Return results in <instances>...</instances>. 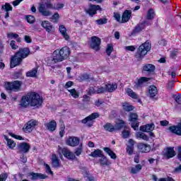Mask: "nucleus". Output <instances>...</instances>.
<instances>
[{
    "label": "nucleus",
    "instance_id": "f257e3e1",
    "mask_svg": "<svg viewBox=\"0 0 181 181\" xmlns=\"http://www.w3.org/2000/svg\"><path fill=\"white\" fill-rule=\"evenodd\" d=\"M29 54H30V50H29V48L25 47L20 49L11 58V68L13 69V67L19 66L21 63H22V60H23V59H26Z\"/></svg>",
    "mask_w": 181,
    "mask_h": 181
},
{
    "label": "nucleus",
    "instance_id": "f03ea898",
    "mask_svg": "<svg viewBox=\"0 0 181 181\" xmlns=\"http://www.w3.org/2000/svg\"><path fill=\"white\" fill-rule=\"evenodd\" d=\"M70 48L68 47H64L61 49H57L53 53L52 62L54 63H59L66 60L70 56Z\"/></svg>",
    "mask_w": 181,
    "mask_h": 181
},
{
    "label": "nucleus",
    "instance_id": "7ed1b4c3",
    "mask_svg": "<svg viewBox=\"0 0 181 181\" xmlns=\"http://www.w3.org/2000/svg\"><path fill=\"white\" fill-rule=\"evenodd\" d=\"M151 45L149 42L146 41L143 43L138 49L135 57L137 60H142L144 57L146 56L147 53L151 50Z\"/></svg>",
    "mask_w": 181,
    "mask_h": 181
},
{
    "label": "nucleus",
    "instance_id": "20e7f679",
    "mask_svg": "<svg viewBox=\"0 0 181 181\" xmlns=\"http://www.w3.org/2000/svg\"><path fill=\"white\" fill-rule=\"evenodd\" d=\"M28 95L30 97L31 107H36V108L42 107V104H43V99H42L40 94L33 92L28 94Z\"/></svg>",
    "mask_w": 181,
    "mask_h": 181
},
{
    "label": "nucleus",
    "instance_id": "39448f33",
    "mask_svg": "<svg viewBox=\"0 0 181 181\" xmlns=\"http://www.w3.org/2000/svg\"><path fill=\"white\" fill-rule=\"evenodd\" d=\"M22 82L20 81H14L12 82H5L4 88L7 91H14L15 93L21 90Z\"/></svg>",
    "mask_w": 181,
    "mask_h": 181
},
{
    "label": "nucleus",
    "instance_id": "423d86ee",
    "mask_svg": "<svg viewBox=\"0 0 181 181\" xmlns=\"http://www.w3.org/2000/svg\"><path fill=\"white\" fill-rule=\"evenodd\" d=\"M58 153L59 154L60 159L63 160V155L67 159H69L71 160H73L76 159V156L74 155V153L70 151V150L66 148H62L60 146L58 147Z\"/></svg>",
    "mask_w": 181,
    "mask_h": 181
},
{
    "label": "nucleus",
    "instance_id": "0eeeda50",
    "mask_svg": "<svg viewBox=\"0 0 181 181\" xmlns=\"http://www.w3.org/2000/svg\"><path fill=\"white\" fill-rule=\"evenodd\" d=\"M47 9H54V6L51 3H46L45 5L44 4H42L40 5L38 8V11L42 16H50L52 15V13L47 10Z\"/></svg>",
    "mask_w": 181,
    "mask_h": 181
},
{
    "label": "nucleus",
    "instance_id": "6e6552de",
    "mask_svg": "<svg viewBox=\"0 0 181 181\" xmlns=\"http://www.w3.org/2000/svg\"><path fill=\"white\" fill-rule=\"evenodd\" d=\"M98 117H100V115L98 112H94L82 119L81 122L82 124H86V127H93V119H95Z\"/></svg>",
    "mask_w": 181,
    "mask_h": 181
},
{
    "label": "nucleus",
    "instance_id": "1a4fd4ad",
    "mask_svg": "<svg viewBox=\"0 0 181 181\" xmlns=\"http://www.w3.org/2000/svg\"><path fill=\"white\" fill-rule=\"evenodd\" d=\"M36 125H37V122L35 119H31L23 126V130L26 133L32 132Z\"/></svg>",
    "mask_w": 181,
    "mask_h": 181
},
{
    "label": "nucleus",
    "instance_id": "9d476101",
    "mask_svg": "<svg viewBox=\"0 0 181 181\" xmlns=\"http://www.w3.org/2000/svg\"><path fill=\"white\" fill-rule=\"evenodd\" d=\"M129 121L132 122V128L134 129V131H136L138 129L139 123H138V115L136 113H129Z\"/></svg>",
    "mask_w": 181,
    "mask_h": 181
},
{
    "label": "nucleus",
    "instance_id": "9b49d317",
    "mask_svg": "<svg viewBox=\"0 0 181 181\" xmlns=\"http://www.w3.org/2000/svg\"><path fill=\"white\" fill-rule=\"evenodd\" d=\"M101 8L99 5L90 4L88 8H85L86 13H88L89 16H94L97 13L98 11H100Z\"/></svg>",
    "mask_w": 181,
    "mask_h": 181
},
{
    "label": "nucleus",
    "instance_id": "f8f14e48",
    "mask_svg": "<svg viewBox=\"0 0 181 181\" xmlns=\"http://www.w3.org/2000/svg\"><path fill=\"white\" fill-rule=\"evenodd\" d=\"M90 47L93 50L98 51L100 50V45H101V39L98 37L93 36L90 39Z\"/></svg>",
    "mask_w": 181,
    "mask_h": 181
},
{
    "label": "nucleus",
    "instance_id": "ddd939ff",
    "mask_svg": "<svg viewBox=\"0 0 181 181\" xmlns=\"http://www.w3.org/2000/svg\"><path fill=\"white\" fill-rule=\"evenodd\" d=\"M19 153H28L29 149H30V145L28 143H21L17 146Z\"/></svg>",
    "mask_w": 181,
    "mask_h": 181
},
{
    "label": "nucleus",
    "instance_id": "4468645a",
    "mask_svg": "<svg viewBox=\"0 0 181 181\" xmlns=\"http://www.w3.org/2000/svg\"><path fill=\"white\" fill-rule=\"evenodd\" d=\"M66 145H69V146H78L80 139L76 136H70L66 140Z\"/></svg>",
    "mask_w": 181,
    "mask_h": 181
},
{
    "label": "nucleus",
    "instance_id": "2eb2a0df",
    "mask_svg": "<svg viewBox=\"0 0 181 181\" xmlns=\"http://www.w3.org/2000/svg\"><path fill=\"white\" fill-rule=\"evenodd\" d=\"M29 105H30V99L29 97V94H28L25 96L22 97L21 100L19 103V106L21 108H27V107H29Z\"/></svg>",
    "mask_w": 181,
    "mask_h": 181
},
{
    "label": "nucleus",
    "instance_id": "dca6fc26",
    "mask_svg": "<svg viewBox=\"0 0 181 181\" xmlns=\"http://www.w3.org/2000/svg\"><path fill=\"white\" fill-rule=\"evenodd\" d=\"M135 145V141L134 139H130L128 141V144H127V148H126V152L129 155V156L134 155V146Z\"/></svg>",
    "mask_w": 181,
    "mask_h": 181
},
{
    "label": "nucleus",
    "instance_id": "f3484780",
    "mask_svg": "<svg viewBox=\"0 0 181 181\" xmlns=\"http://www.w3.org/2000/svg\"><path fill=\"white\" fill-rule=\"evenodd\" d=\"M41 25L42 28L45 29L46 32H47L48 33H52L54 32V27H53V25H52V23H50V22L47 21H45L42 23Z\"/></svg>",
    "mask_w": 181,
    "mask_h": 181
},
{
    "label": "nucleus",
    "instance_id": "a211bd4d",
    "mask_svg": "<svg viewBox=\"0 0 181 181\" xmlns=\"http://www.w3.org/2000/svg\"><path fill=\"white\" fill-rule=\"evenodd\" d=\"M137 148L139 151L142 153H147V152H149V151H151V146L143 143H139L137 145Z\"/></svg>",
    "mask_w": 181,
    "mask_h": 181
},
{
    "label": "nucleus",
    "instance_id": "6ab92c4d",
    "mask_svg": "<svg viewBox=\"0 0 181 181\" xmlns=\"http://www.w3.org/2000/svg\"><path fill=\"white\" fill-rule=\"evenodd\" d=\"M29 176L30 177L31 180H37V179H46L47 177V175L45 174L35 173H30Z\"/></svg>",
    "mask_w": 181,
    "mask_h": 181
},
{
    "label": "nucleus",
    "instance_id": "aec40b11",
    "mask_svg": "<svg viewBox=\"0 0 181 181\" xmlns=\"http://www.w3.org/2000/svg\"><path fill=\"white\" fill-rule=\"evenodd\" d=\"M153 129H155V124H148L140 127V131H142V132H152Z\"/></svg>",
    "mask_w": 181,
    "mask_h": 181
},
{
    "label": "nucleus",
    "instance_id": "412c9836",
    "mask_svg": "<svg viewBox=\"0 0 181 181\" xmlns=\"http://www.w3.org/2000/svg\"><path fill=\"white\" fill-rule=\"evenodd\" d=\"M45 127H46V128H47V129H48V131H51V132H53V131L56 130L57 124L56 123V121L52 120L51 122H49L48 123H45Z\"/></svg>",
    "mask_w": 181,
    "mask_h": 181
},
{
    "label": "nucleus",
    "instance_id": "4be33fe9",
    "mask_svg": "<svg viewBox=\"0 0 181 181\" xmlns=\"http://www.w3.org/2000/svg\"><path fill=\"white\" fill-rule=\"evenodd\" d=\"M155 65L152 64H145L143 66L142 70L146 73H153V71H155Z\"/></svg>",
    "mask_w": 181,
    "mask_h": 181
},
{
    "label": "nucleus",
    "instance_id": "5701e85b",
    "mask_svg": "<svg viewBox=\"0 0 181 181\" xmlns=\"http://www.w3.org/2000/svg\"><path fill=\"white\" fill-rule=\"evenodd\" d=\"M176 153H175V149L173 148H168L164 150V156L168 158V159H170V158H173Z\"/></svg>",
    "mask_w": 181,
    "mask_h": 181
},
{
    "label": "nucleus",
    "instance_id": "b1692460",
    "mask_svg": "<svg viewBox=\"0 0 181 181\" xmlns=\"http://www.w3.org/2000/svg\"><path fill=\"white\" fill-rule=\"evenodd\" d=\"M148 94L151 98H155L158 95V88L155 86H151L148 87Z\"/></svg>",
    "mask_w": 181,
    "mask_h": 181
},
{
    "label": "nucleus",
    "instance_id": "393cba45",
    "mask_svg": "<svg viewBox=\"0 0 181 181\" xmlns=\"http://www.w3.org/2000/svg\"><path fill=\"white\" fill-rule=\"evenodd\" d=\"M149 80H151V78L141 77L140 78H139L137 80L136 82H135L134 86L136 87V88H138V87H141V86H142V84H145V83H148V81H149Z\"/></svg>",
    "mask_w": 181,
    "mask_h": 181
},
{
    "label": "nucleus",
    "instance_id": "a878e982",
    "mask_svg": "<svg viewBox=\"0 0 181 181\" xmlns=\"http://www.w3.org/2000/svg\"><path fill=\"white\" fill-rule=\"evenodd\" d=\"M59 30L62 35L63 37L65 39V40H69L70 39V36L67 34V30L66 29V27L63 25H59Z\"/></svg>",
    "mask_w": 181,
    "mask_h": 181
},
{
    "label": "nucleus",
    "instance_id": "bb28decb",
    "mask_svg": "<svg viewBox=\"0 0 181 181\" xmlns=\"http://www.w3.org/2000/svg\"><path fill=\"white\" fill-rule=\"evenodd\" d=\"M106 87V92L112 93L118 88V85L117 83H108L105 85Z\"/></svg>",
    "mask_w": 181,
    "mask_h": 181
},
{
    "label": "nucleus",
    "instance_id": "cd10ccee",
    "mask_svg": "<svg viewBox=\"0 0 181 181\" xmlns=\"http://www.w3.org/2000/svg\"><path fill=\"white\" fill-rule=\"evenodd\" d=\"M131 18V11L126 10L122 16V23H125L129 21Z\"/></svg>",
    "mask_w": 181,
    "mask_h": 181
},
{
    "label": "nucleus",
    "instance_id": "c85d7f7f",
    "mask_svg": "<svg viewBox=\"0 0 181 181\" xmlns=\"http://www.w3.org/2000/svg\"><path fill=\"white\" fill-rule=\"evenodd\" d=\"M99 162L100 163V166H110V165H111V162L107 159V157H105L104 154L99 159Z\"/></svg>",
    "mask_w": 181,
    "mask_h": 181
},
{
    "label": "nucleus",
    "instance_id": "c756f323",
    "mask_svg": "<svg viewBox=\"0 0 181 181\" xmlns=\"http://www.w3.org/2000/svg\"><path fill=\"white\" fill-rule=\"evenodd\" d=\"M142 170V165L141 164H137L134 167L131 168L130 173L132 175H136V173H139Z\"/></svg>",
    "mask_w": 181,
    "mask_h": 181
},
{
    "label": "nucleus",
    "instance_id": "7c9ffc66",
    "mask_svg": "<svg viewBox=\"0 0 181 181\" xmlns=\"http://www.w3.org/2000/svg\"><path fill=\"white\" fill-rule=\"evenodd\" d=\"M52 168H59V166H60V160H59L56 154L52 155Z\"/></svg>",
    "mask_w": 181,
    "mask_h": 181
},
{
    "label": "nucleus",
    "instance_id": "2f4dec72",
    "mask_svg": "<svg viewBox=\"0 0 181 181\" xmlns=\"http://www.w3.org/2000/svg\"><path fill=\"white\" fill-rule=\"evenodd\" d=\"M104 153H103V151L100 149H96L93 152H92L89 156H91L92 158H101Z\"/></svg>",
    "mask_w": 181,
    "mask_h": 181
},
{
    "label": "nucleus",
    "instance_id": "473e14b6",
    "mask_svg": "<svg viewBox=\"0 0 181 181\" xmlns=\"http://www.w3.org/2000/svg\"><path fill=\"white\" fill-rule=\"evenodd\" d=\"M4 139L7 141V146H8L10 149H13L16 146V143H15L13 140L9 139L7 136L4 135Z\"/></svg>",
    "mask_w": 181,
    "mask_h": 181
},
{
    "label": "nucleus",
    "instance_id": "72a5a7b5",
    "mask_svg": "<svg viewBox=\"0 0 181 181\" xmlns=\"http://www.w3.org/2000/svg\"><path fill=\"white\" fill-rule=\"evenodd\" d=\"M103 150L105 152H106V153H107V155H109V156H110L112 159H117V155L113 152L112 150L110 149V148L105 147Z\"/></svg>",
    "mask_w": 181,
    "mask_h": 181
},
{
    "label": "nucleus",
    "instance_id": "f704fd0d",
    "mask_svg": "<svg viewBox=\"0 0 181 181\" xmlns=\"http://www.w3.org/2000/svg\"><path fill=\"white\" fill-rule=\"evenodd\" d=\"M122 108L124 111H132L134 110V106L129 103L124 102L122 103Z\"/></svg>",
    "mask_w": 181,
    "mask_h": 181
},
{
    "label": "nucleus",
    "instance_id": "c9c22d12",
    "mask_svg": "<svg viewBox=\"0 0 181 181\" xmlns=\"http://www.w3.org/2000/svg\"><path fill=\"white\" fill-rule=\"evenodd\" d=\"M145 29V25L144 24L137 25L134 30L132 32V35H136V33H139V32H142Z\"/></svg>",
    "mask_w": 181,
    "mask_h": 181
},
{
    "label": "nucleus",
    "instance_id": "e433bc0d",
    "mask_svg": "<svg viewBox=\"0 0 181 181\" xmlns=\"http://www.w3.org/2000/svg\"><path fill=\"white\" fill-rule=\"evenodd\" d=\"M103 128L108 132H114V131H115V127L111 123H107L103 125Z\"/></svg>",
    "mask_w": 181,
    "mask_h": 181
},
{
    "label": "nucleus",
    "instance_id": "4c0bfd02",
    "mask_svg": "<svg viewBox=\"0 0 181 181\" xmlns=\"http://www.w3.org/2000/svg\"><path fill=\"white\" fill-rule=\"evenodd\" d=\"M136 138H139L140 139H144V141H149V137L145 133L139 132L136 134Z\"/></svg>",
    "mask_w": 181,
    "mask_h": 181
},
{
    "label": "nucleus",
    "instance_id": "58836bf2",
    "mask_svg": "<svg viewBox=\"0 0 181 181\" xmlns=\"http://www.w3.org/2000/svg\"><path fill=\"white\" fill-rule=\"evenodd\" d=\"M37 76V68H35L26 73L27 77H36Z\"/></svg>",
    "mask_w": 181,
    "mask_h": 181
},
{
    "label": "nucleus",
    "instance_id": "ea45409f",
    "mask_svg": "<svg viewBox=\"0 0 181 181\" xmlns=\"http://www.w3.org/2000/svg\"><path fill=\"white\" fill-rule=\"evenodd\" d=\"M153 18H155V11H153L152 8H150L147 12L146 19L151 21L153 19Z\"/></svg>",
    "mask_w": 181,
    "mask_h": 181
},
{
    "label": "nucleus",
    "instance_id": "a19ab883",
    "mask_svg": "<svg viewBox=\"0 0 181 181\" xmlns=\"http://www.w3.org/2000/svg\"><path fill=\"white\" fill-rule=\"evenodd\" d=\"M68 91L70 93L71 95L74 98H78V97H80V94H79L78 92H77V90H76V89H74V88L68 90Z\"/></svg>",
    "mask_w": 181,
    "mask_h": 181
},
{
    "label": "nucleus",
    "instance_id": "79ce46f5",
    "mask_svg": "<svg viewBox=\"0 0 181 181\" xmlns=\"http://www.w3.org/2000/svg\"><path fill=\"white\" fill-rule=\"evenodd\" d=\"M127 93L129 97H132V98H134L135 100L138 98V95H136V93H135V92H134L131 88H128L127 90Z\"/></svg>",
    "mask_w": 181,
    "mask_h": 181
},
{
    "label": "nucleus",
    "instance_id": "37998d69",
    "mask_svg": "<svg viewBox=\"0 0 181 181\" xmlns=\"http://www.w3.org/2000/svg\"><path fill=\"white\" fill-rule=\"evenodd\" d=\"M83 153V144H81L78 148H77L76 150H75V155L76 156H80L81 155V153Z\"/></svg>",
    "mask_w": 181,
    "mask_h": 181
},
{
    "label": "nucleus",
    "instance_id": "c03bdc74",
    "mask_svg": "<svg viewBox=\"0 0 181 181\" xmlns=\"http://www.w3.org/2000/svg\"><path fill=\"white\" fill-rule=\"evenodd\" d=\"M103 93H107V88L105 85L104 86H100L96 90V94H103Z\"/></svg>",
    "mask_w": 181,
    "mask_h": 181
},
{
    "label": "nucleus",
    "instance_id": "a18cd8bd",
    "mask_svg": "<svg viewBox=\"0 0 181 181\" xmlns=\"http://www.w3.org/2000/svg\"><path fill=\"white\" fill-rule=\"evenodd\" d=\"M2 9L6 11V12H9V11H12V6H11L9 3H6L5 5L2 6Z\"/></svg>",
    "mask_w": 181,
    "mask_h": 181
},
{
    "label": "nucleus",
    "instance_id": "49530a36",
    "mask_svg": "<svg viewBox=\"0 0 181 181\" xmlns=\"http://www.w3.org/2000/svg\"><path fill=\"white\" fill-rule=\"evenodd\" d=\"M95 22L97 23L98 25H105V23L108 22V19L100 18V19L96 20Z\"/></svg>",
    "mask_w": 181,
    "mask_h": 181
},
{
    "label": "nucleus",
    "instance_id": "de8ad7c7",
    "mask_svg": "<svg viewBox=\"0 0 181 181\" xmlns=\"http://www.w3.org/2000/svg\"><path fill=\"white\" fill-rule=\"evenodd\" d=\"M7 37H8V39H18V37H19V35L13 33H10L7 34Z\"/></svg>",
    "mask_w": 181,
    "mask_h": 181
},
{
    "label": "nucleus",
    "instance_id": "09e8293b",
    "mask_svg": "<svg viewBox=\"0 0 181 181\" xmlns=\"http://www.w3.org/2000/svg\"><path fill=\"white\" fill-rule=\"evenodd\" d=\"M122 128H125V122L120 120L119 123L117 124V129H122Z\"/></svg>",
    "mask_w": 181,
    "mask_h": 181
},
{
    "label": "nucleus",
    "instance_id": "8fccbe9b",
    "mask_svg": "<svg viewBox=\"0 0 181 181\" xmlns=\"http://www.w3.org/2000/svg\"><path fill=\"white\" fill-rule=\"evenodd\" d=\"M8 135H10V136H12V138H15L16 139H18V141H23V136L16 135L13 133L9 132Z\"/></svg>",
    "mask_w": 181,
    "mask_h": 181
},
{
    "label": "nucleus",
    "instance_id": "3c124183",
    "mask_svg": "<svg viewBox=\"0 0 181 181\" xmlns=\"http://www.w3.org/2000/svg\"><path fill=\"white\" fill-rule=\"evenodd\" d=\"M62 8H64V4L58 3L54 6V9H56L57 11L62 9Z\"/></svg>",
    "mask_w": 181,
    "mask_h": 181
},
{
    "label": "nucleus",
    "instance_id": "603ef678",
    "mask_svg": "<svg viewBox=\"0 0 181 181\" xmlns=\"http://www.w3.org/2000/svg\"><path fill=\"white\" fill-rule=\"evenodd\" d=\"M114 18L117 22H119V23H122V20H121V15H119V13H114Z\"/></svg>",
    "mask_w": 181,
    "mask_h": 181
},
{
    "label": "nucleus",
    "instance_id": "864d4df0",
    "mask_svg": "<svg viewBox=\"0 0 181 181\" xmlns=\"http://www.w3.org/2000/svg\"><path fill=\"white\" fill-rule=\"evenodd\" d=\"M88 95H93V94H97V90L93 87H90L88 91Z\"/></svg>",
    "mask_w": 181,
    "mask_h": 181
},
{
    "label": "nucleus",
    "instance_id": "5fc2aeb1",
    "mask_svg": "<svg viewBox=\"0 0 181 181\" xmlns=\"http://www.w3.org/2000/svg\"><path fill=\"white\" fill-rule=\"evenodd\" d=\"M125 50L127 52H135V46L134 45H130V46H126L124 47Z\"/></svg>",
    "mask_w": 181,
    "mask_h": 181
},
{
    "label": "nucleus",
    "instance_id": "6e6d98bb",
    "mask_svg": "<svg viewBox=\"0 0 181 181\" xmlns=\"http://www.w3.org/2000/svg\"><path fill=\"white\" fill-rule=\"evenodd\" d=\"M174 86H175V82L173 81H169L168 83L167 84L168 90H172Z\"/></svg>",
    "mask_w": 181,
    "mask_h": 181
},
{
    "label": "nucleus",
    "instance_id": "4d7b16f0",
    "mask_svg": "<svg viewBox=\"0 0 181 181\" xmlns=\"http://www.w3.org/2000/svg\"><path fill=\"white\" fill-rule=\"evenodd\" d=\"M26 19L28 23H33V22H35V17H33V16H28L26 17Z\"/></svg>",
    "mask_w": 181,
    "mask_h": 181
},
{
    "label": "nucleus",
    "instance_id": "13d9d810",
    "mask_svg": "<svg viewBox=\"0 0 181 181\" xmlns=\"http://www.w3.org/2000/svg\"><path fill=\"white\" fill-rule=\"evenodd\" d=\"M6 179H8L7 173H1L0 175V181H6Z\"/></svg>",
    "mask_w": 181,
    "mask_h": 181
},
{
    "label": "nucleus",
    "instance_id": "bf43d9fd",
    "mask_svg": "<svg viewBox=\"0 0 181 181\" xmlns=\"http://www.w3.org/2000/svg\"><path fill=\"white\" fill-rule=\"evenodd\" d=\"M112 45H108L106 49V53L108 56L111 55V53H112Z\"/></svg>",
    "mask_w": 181,
    "mask_h": 181
},
{
    "label": "nucleus",
    "instance_id": "052dcab7",
    "mask_svg": "<svg viewBox=\"0 0 181 181\" xmlns=\"http://www.w3.org/2000/svg\"><path fill=\"white\" fill-rule=\"evenodd\" d=\"M59 18H60V16H59V13H55L51 17V19H52V21H54V22H57V21H59Z\"/></svg>",
    "mask_w": 181,
    "mask_h": 181
},
{
    "label": "nucleus",
    "instance_id": "680f3d73",
    "mask_svg": "<svg viewBox=\"0 0 181 181\" xmlns=\"http://www.w3.org/2000/svg\"><path fill=\"white\" fill-rule=\"evenodd\" d=\"M122 136L124 139L129 137V130L124 129L122 132Z\"/></svg>",
    "mask_w": 181,
    "mask_h": 181
},
{
    "label": "nucleus",
    "instance_id": "e2e57ef3",
    "mask_svg": "<svg viewBox=\"0 0 181 181\" xmlns=\"http://www.w3.org/2000/svg\"><path fill=\"white\" fill-rule=\"evenodd\" d=\"M90 78V75L88 74H83L81 75V79L82 81L88 80Z\"/></svg>",
    "mask_w": 181,
    "mask_h": 181
},
{
    "label": "nucleus",
    "instance_id": "0e129e2a",
    "mask_svg": "<svg viewBox=\"0 0 181 181\" xmlns=\"http://www.w3.org/2000/svg\"><path fill=\"white\" fill-rule=\"evenodd\" d=\"M22 77V72H16L13 74V78L16 80L17 78H21Z\"/></svg>",
    "mask_w": 181,
    "mask_h": 181
},
{
    "label": "nucleus",
    "instance_id": "69168bd1",
    "mask_svg": "<svg viewBox=\"0 0 181 181\" xmlns=\"http://www.w3.org/2000/svg\"><path fill=\"white\" fill-rule=\"evenodd\" d=\"M15 43L16 42L14 40H11L10 43V46H11V49H13V50H16V49H18V46Z\"/></svg>",
    "mask_w": 181,
    "mask_h": 181
},
{
    "label": "nucleus",
    "instance_id": "338daca9",
    "mask_svg": "<svg viewBox=\"0 0 181 181\" xmlns=\"http://www.w3.org/2000/svg\"><path fill=\"white\" fill-rule=\"evenodd\" d=\"M24 40L26 43H32V38H30V36L25 35Z\"/></svg>",
    "mask_w": 181,
    "mask_h": 181
},
{
    "label": "nucleus",
    "instance_id": "774afa93",
    "mask_svg": "<svg viewBox=\"0 0 181 181\" xmlns=\"http://www.w3.org/2000/svg\"><path fill=\"white\" fill-rule=\"evenodd\" d=\"M175 100L177 104H181V95H175Z\"/></svg>",
    "mask_w": 181,
    "mask_h": 181
}]
</instances>
